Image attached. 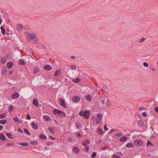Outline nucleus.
<instances>
[{
  "instance_id": "2",
  "label": "nucleus",
  "mask_w": 158,
  "mask_h": 158,
  "mask_svg": "<svg viewBox=\"0 0 158 158\" xmlns=\"http://www.w3.org/2000/svg\"><path fill=\"white\" fill-rule=\"evenodd\" d=\"M54 114H57L61 117H63L65 115V114L64 112L61 111L59 110L55 109L53 111Z\"/></svg>"
},
{
  "instance_id": "13",
  "label": "nucleus",
  "mask_w": 158,
  "mask_h": 158,
  "mask_svg": "<svg viewBox=\"0 0 158 158\" xmlns=\"http://www.w3.org/2000/svg\"><path fill=\"white\" fill-rule=\"evenodd\" d=\"M90 143V141L88 139H86L85 141L81 143L84 146H87V145Z\"/></svg>"
},
{
  "instance_id": "19",
  "label": "nucleus",
  "mask_w": 158,
  "mask_h": 158,
  "mask_svg": "<svg viewBox=\"0 0 158 158\" xmlns=\"http://www.w3.org/2000/svg\"><path fill=\"white\" fill-rule=\"evenodd\" d=\"M6 138L4 135L2 133H0V139L2 140H5Z\"/></svg>"
},
{
  "instance_id": "62",
  "label": "nucleus",
  "mask_w": 158,
  "mask_h": 158,
  "mask_svg": "<svg viewBox=\"0 0 158 158\" xmlns=\"http://www.w3.org/2000/svg\"><path fill=\"white\" fill-rule=\"evenodd\" d=\"M115 129H112L110 131V134H111L113 132L115 131Z\"/></svg>"
},
{
  "instance_id": "52",
  "label": "nucleus",
  "mask_w": 158,
  "mask_h": 158,
  "mask_svg": "<svg viewBox=\"0 0 158 158\" xmlns=\"http://www.w3.org/2000/svg\"><path fill=\"white\" fill-rule=\"evenodd\" d=\"M154 111L157 113H158V107H156L154 109Z\"/></svg>"
},
{
  "instance_id": "51",
  "label": "nucleus",
  "mask_w": 158,
  "mask_h": 158,
  "mask_svg": "<svg viewBox=\"0 0 158 158\" xmlns=\"http://www.w3.org/2000/svg\"><path fill=\"white\" fill-rule=\"evenodd\" d=\"M149 145H152V144L149 140H148L147 142V146H148Z\"/></svg>"
},
{
  "instance_id": "9",
  "label": "nucleus",
  "mask_w": 158,
  "mask_h": 158,
  "mask_svg": "<svg viewBox=\"0 0 158 158\" xmlns=\"http://www.w3.org/2000/svg\"><path fill=\"white\" fill-rule=\"evenodd\" d=\"M13 119L15 122H17L19 124H21L23 123V120L20 119L19 118L15 117Z\"/></svg>"
},
{
  "instance_id": "6",
  "label": "nucleus",
  "mask_w": 158,
  "mask_h": 158,
  "mask_svg": "<svg viewBox=\"0 0 158 158\" xmlns=\"http://www.w3.org/2000/svg\"><path fill=\"white\" fill-rule=\"evenodd\" d=\"M97 116L98 117L99 119L98 120V119H97L96 120V122L97 123H98L101 122V120L102 118V115L101 113H99L97 114Z\"/></svg>"
},
{
  "instance_id": "23",
  "label": "nucleus",
  "mask_w": 158,
  "mask_h": 158,
  "mask_svg": "<svg viewBox=\"0 0 158 158\" xmlns=\"http://www.w3.org/2000/svg\"><path fill=\"white\" fill-rule=\"evenodd\" d=\"M6 135L10 139H13L14 138V136L12 135L11 133H7Z\"/></svg>"
},
{
  "instance_id": "37",
  "label": "nucleus",
  "mask_w": 158,
  "mask_h": 158,
  "mask_svg": "<svg viewBox=\"0 0 158 158\" xmlns=\"http://www.w3.org/2000/svg\"><path fill=\"white\" fill-rule=\"evenodd\" d=\"M89 146H86L84 147V149L85 150V151L86 152H88L89 151Z\"/></svg>"
},
{
  "instance_id": "5",
  "label": "nucleus",
  "mask_w": 158,
  "mask_h": 158,
  "mask_svg": "<svg viewBox=\"0 0 158 158\" xmlns=\"http://www.w3.org/2000/svg\"><path fill=\"white\" fill-rule=\"evenodd\" d=\"M72 99L74 102H78L80 101L81 98L78 96H76L73 97Z\"/></svg>"
},
{
  "instance_id": "48",
  "label": "nucleus",
  "mask_w": 158,
  "mask_h": 158,
  "mask_svg": "<svg viewBox=\"0 0 158 158\" xmlns=\"http://www.w3.org/2000/svg\"><path fill=\"white\" fill-rule=\"evenodd\" d=\"M142 114L144 117H146L147 115V113L145 112H143Z\"/></svg>"
},
{
  "instance_id": "10",
  "label": "nucleus",
  "mask_w": 158,
  "mask_h": 158,
  "mask_svg": "<svg viewBox=\"0 0 158 158\" xmlns=\"http://www.w3.org/2000/svg\"><path fill=\"white\" fill-rule=\"evenodd\" d=\"M43 67L44 69L46 70H50L52 68L51 65L48 64L44 65Z\"/></svg>"
},
{
  "instance_id": "38",
  "label": "nucleus",
  "mask_w": 158,
  "mask_h": 158,
  "mask_svg": "<svg viewBox=\"0 0 158 158\" xmlns=\"http://www.w3.org/2000/svg\"><path fill=\"white\" fill-rule=\"evenodd\" d=\"M38 142L36 141H32L30 142V143L31 145H36L37 144Z\"/></svg>"
},
{
  "instance_id": "27",
  "label": "nucleus",
  "mask_w": 158,
  "mask_h": 158,
  "mask_svg": "<svg viewBox=\"0 0 158 158\" xmlns=\"http://www.w3.org/2000/svg\"><path fill=\"white\" fill-rule=\"evenodd\" d=\"M127 139V138L126 136H123L120 139V141L122 142H124Z\"/></svg>"
},
{
  "instance_id": "3",
  "label": "nucleus",
  "mask_w": 158,
  "mask_h": 158,
  "mask_svg": "<svg viewBox=\"0 0 158 158\" xmlns=\"http://www.w3.org/2000/svg\"><path fill=\"white\" fill-rule=\"evenodd\" d=\"M134 143L136 146H140L143 145V142L141 139H137L134 141Z\"/></svg>"
},
{
  "instance_id": "56",
  "label": "nucleus",
  "mask_w": 158,
  "mask_h": 158,
  "mask_svg": "<svg viewBox=\"0 0 158 158\" xmlns=\"http://www.w3.org/2000/svg\"><path fill=\"white\" fill-rule=\"evenodd\" d=\"M102 87H103V88H104L105 89H106L107 88V86H106V85L105 84L103 85Z\"/></svg>"
},
{
  "instance_id": "53",
  "label": "nucleus",
  "mask_w": 158,
  "mask_h": 158,
  "mask_svg": "<svg viewBox=\"0 0 158 158\" xmlns=\"http://www.w3.org/2000/svg\"><path fill=\"white\" fill-rule=\"evenodd\" d=\"M108 148V147L107 146H106L104 147H103L102 148V150H104L106 149H107Z\"/></svg>"
},
{
  "instance_id": "55",
  "label": "nucleus",
  "mask_w": 158,
  "mask_h": 158,
  "mask_svg": "<svg viewBox=\"0 0 158 158\" xmlns=\"http://www.w3.org/2000/svg\"><path fill=\"white\" fill-rule=\"evenodd\" d=\"M18 131L19 132H21L22 133H23V132L22 131V130L20 128H19L18 129Z\"/></svg>"
},
{
  "instance_id": "30",
  "label": "nucleus",
  "mask_w": 158,
  "mask_h": 158,
  "mask_svg": "<svg viewBox=\"0 0 158 158\" xmlns=\"http://www.w3.org/2000/svg\"><path fill=\"white\" fill-rule=\"evenodd\" d=\"M40 137L42 139H47L46 136L45 135L43 134L40 135Z\"/></svg>"
},
{
  "instance_id": "31",
  "label": "nucleus",
  "mask_w": 158,
  "mask_h": 158,
  "mask_svg": "<svg viewBox=\"0 0 158 158\" xmlns=\"http://www.w3.org/2000/svg\"><path fill=\"white\" fill-rule=\"evenodd\" d=\"M138 126L139 127H141L143 126V121L141 120H140L138 121Z\"/></svg>"
},
{
  "instance_id": "58",
  "label": "nucleus",
  "mask_w": 158,
  "mask_h": 158,
  "mask_svg": "<svg viewBox=\"0 0 158 158\" xmlns=\"http://www.w3.org/2000/svg\"><path fill=\"white\" fill-rule=\"evenodd\" d=\"M42 48L45 49L46 48V46L44 44H42Z\"/></svg>"
},
{
  "instance_id": "12",
  "label": "nucleus",
  "mask_w": 158,
  "mask_h": 158,
  "mask_svg": "<svg viewBox=\"0 0 158 158\" xmlns=\"http://www.w3.org/2000/svg\"><path fill=\"white\" fill-rule=\"evenodd\" d=\"M27 34L28 35V37L30 38L31 39H34L36 36L35 34V33L31 34L30 33H27Z\"/></svg>"
},
{
  "instance_id": "49",
  "label": "nucleus",
  "mask_w": 158,
  "mask_h": 158,
  "mask_svg": "<svg viewBox=\"0 0 158 158\" xmlns=\"http://www.w3.org/2000/svg\"><path fill=\"white\" fill-rule=\"evenodd\" d=\"M77 136L78 138H81V137L82 135L80 133H78L77 134Z\"/></svg>"
},
{
  "instance_id": "25",
  "label": "nucleus",
  "mask_w": 158,
  "mask_h": 158,
  "mask_svg": "<svg viewBox=\"0 0 158 158\" xmlns=\"http://www.w3.org/2000/svg\"><path fill=\"white\" fill-rule=\"evenodd\" d=\"M126 147L128 148H131L134 147L133 144L131 143H129L126 145Z\"/></svg>"
},
{
  "instance_id": "28",
  "label": "nucleus",
  "mask_w": 158,
  "mask_h": 158,
  "mask_svg": "<svg viewBox=\"0 0 158 158\" xmlns=\"http://www.w3.org/2000/svg\"><path fill=\"white\" fill-rule=\"evenodd\" d=\"M81 80L79 78H77L76 79H73V81L74 83H78L80 82Z\"/></svg>"
},
{
  "instance_id": "35",
  "label": "nucleus",
  "mask_w": 158,
  "mask_h": 158,
  "mask_svg": "<svg viewBox=\"0 0 158 158\" xmlns=\"http://www.w3.org/2000/svg\"><path fill=\"white\" fill-rule=\"evenodd\" d=\"M98 132L99 134L101 135L103 133V131L101 128H99L98 130Z\"/></svg>"
},
{
  "instance_id": "11",
  "label": "nucleus",
  "mask_w": 158,
  "mask_h": 158,
  "mask_svg": "<svg viewBox=\"0 0 158 158\" xmlns=\"http://www.w3.org/2000/svg\"><path fill=\"white\" fill-rule=\"evenodd\" d=\"M73 150L75 153H76L79 152L80 149L77 146H74L73 148Z\"/></svg>"
},
{
  "instance_id": "16",
  "label": "nucleus",
  "mask_w": 158,
  "mask_h": 158,
  "mask_svg": "<svg viewBox=\"0 0 158 158\" xmlns=\"http://www.w3.org/2000/svg\"><path fill=\"white\" fill-rule=\"evenodd\" d=\"M49 132L52 134H54L55 132L54 127H49L48 128Z\"/></svg>"
},
{
  "instance_id": "46",
  "label": "nucleus",
  "mask_w": 158,
  "mask_h": 158,
  "mask_svg": "<svg viewBox=\"0 0 158 158\" xmlns=\"http://www.w3.org/2000/svg\"><path fill=\"white\" fill-rule=\"evenodd\" d=\"M14 109L13 107L12 106H9L8 110H12Z\"/></svg>"
},
{
  "instance_id": "50",
  "label": "nucleus",
  "mask_w": 158,
  "mask_h": 158,
  "mask_svg": "<svg viewBox=\"0 0 158 158\" xmlns=\"http://www.w3.org/2000/svg\"><path fill=\"white\" fill-rule=\"evenodd\" d=\"M27 119L29 120H30L31 119V117L29 114H27Z\"/></svg>"
},
{
  "instance_id": "59",
  "label": "nucleus",
  "mask_w": 158,
  "mask_h": 158,
  "mask_svg": "<svg viewBox=\"0 0 158 158\" xmlns=\"http://www.w3.org/2000/svg\"><path fill=\"white\" fill-rule=\"evenodd\" d=\"M34 40L36 42V43L37 44L38 42V39L35 38H35H34Z\"/></svg>"
},
{
  "instance_id": "64",
  "label": "nucleus",
  "mask_w": 158,
  "mask_h": 158,
  "mask_svg": "<svg viewBox=\"0 0 158 158\" xmlns=\"http://www.w3.org/2000/svg\"><path fill=\"white\" fill-rule=\"evenodd\" d=\"M101 102H102V104H103L105 103V100H103L102 101H101Z\"/></svg>"
},
{
  "instance_id": "4",
  "label": "nucleus",
  "mask_w": 158,
  "mask_h": 158,
  "mask_svg": "<svg viewBox=\"0 0 158 158\" xmlns=\"http://www.w3.org/2000/svg\"><path fill=\"white\" fill-rule=\"evenodd\" d=\"M61 73V72L60 71V69H58L55 71L54 75L55 77H59Z\"/></svg>"
},
{
  "instance_id": "26",
  "label": "nucleus",
  "mask_w": 158,
  "mask_h": 158,
  "mask_svg": "<svg viewBox=\"0 0 158 158\" xmlns=\"http://www.w3.org/2000/svg\"><path fill=\"white\" fill-rule=\"evenodd\" d=\"M1 32L3 35H5V30L4 29V27L3 26H2L1 27Z\"/></svg>"
},
{
  "instance_id": "39",
  "label": "nucleus",
  "mask_w": 158,
  "mask_h": 158,
  "mask_svg": "<svg viewBox=\"0 0 158 158\" xmlns=\"http://www.w3.org/2000/svg\"><path fill=\"white\" fill-rule=\"evenodd\" d=\"M97 153L96 152H93L92 154L91 155V157L93 158H94L96 156Z\"/></svg>"
},
{
  "instance_id": "57",
  "label": "nucleus",
  "mask_w": 158,
  "mask_h": 158,
  "mask_svg": "<svg viewBox=\"0 0 158 158\" xmlns=\"http://www.w3.org/2000/svg\"><path fill=\"white\" fill-rule=\"evenodd\" d=\"M49 138L50 139L52 140H54L55 138V137H53L51 136H49Z\"/></svg>"
},
{
  "instance_id": "15",
  "label": "nucleus",
  "mask_w": 158,
  "mask_h": 158,
  "mask_svg": "<svg viewBox=\"0 0 158 158\" xmlns=\"http://www.w3.org/2000/svg\"><path fill=\"white\" fill-rule=\"evenodd\" d=\"M31 125L32 127L34 129H38V125L34 122H32L31 123Z\"/></svg>"
},
{
  "instance_id": "22",
  "label": "nucleus",
  "mask_w": 158,
  "mask_h": 158,
  "mask_svg": "<svg viewBox=\"0 0 158 158\" xmlns=\"http://www.w3.org/2000/svg\"><path fill=\"white\" fill-rule=\"evenodd\" d=\"M23 26L20 24H18L17 26V29L18 31H20L22 29Z\"/></svg>"
},
{
  "instance_id": "17",
  "label": "nucleus",
  "mask_w": 158,
  "mask_h": 158,
  "mask_svg": "<svg viewBox=\"0 0 158 158\" xmlns=\"http://www.w3.org/2000/svg\"><path fill=\"white\" fill-rule=\"evenodd\" d=\"M33 104L36 107L39 106V104L38 100L36 98L34 99L33 101Z\"/></svg>"
},
{
  "instance_id": "21",
  "label": "nucleus",
  "mask_w": 158,
  "mask_h": 158,
  "mask_svg": "<svg viewBox=\"0 0 158 158\" xmlns=\"http://www.w3.org/2000/svg\"><path fill=\"white\" fill-rule=\"evenodd\" d=\"M86 99L88 101H91V95L90 94L86 95L85 96Z\"/></svg>"
},
{
  "instance_id": "8",
  "label": "nucleus",
  "mask_w": 158,
  "mask_h": 158,
  "mask_svg": "<svg viewBox=\"0 0 158 158\" xmlns=\"http://www.w3.org/2000/svg\"><path fill=\"white\" fill-rule=\"evenodd\" d=\"M60 105L62 107H64L65 108L67 107V106L65 104L64 100L62 98H60Z\"/></svg>"
},
{
  "instance_id": "43",
  "label": "nucleus",
  "mask_w": 158,
  "mask_h": 158,
  "mask_svg": "<svg viewBox=\"0 0 158 158\" xmlns=\"http://www.w3.org/2000/svg\"><path fill=\"white\" fill-rule=\"evenodd\" d=\"M143 64L144 66L146 67H147L148 66V64L146 62H143Z\"/></svg>"
},
{
  "instance_id": "45",
  "label": "nucleus",
  "mask_w": 158,
  "mask_h": 158,
  "mask_svg": "<svg viewBox=\"0 0 158 158\" xmlns=\"http://www.w3.org/2000/svg\"><path fill=\"white\" fill-rule=\"evenodd\" d=\"M107 106H111V102L110 101H108L107 102Z\"/></svg>"
},
{
  "instance_id": "60",
  "label": "nucleus",
  "mask_w": 158,
  "mask_h": 158,
  "mask_svg": "<svg viewBox=\"0 0 158 158\" xmlns=\"http://www.w3.org/2000/svg\"><path fill=\"white\" fill-rule=\"evenodd\" d=\"M145 108L144 107H140L139 108V110H142L144 109Z\"/></svg>"
},
{
  "instance_id": "40",
  "label": "nucleus",
  "mask_w": 158,
  "mask_h": 158,
  "mask_svg": "<svg viewBox=\"0 0 158 158\" xmlns=\"http://www.w3.org/2000/svg\"><path fill=\"white\" fill-rule=\"evenodd\" d=\"M113 158H121V157L119 156L114 155H113Z\"/></svg>"
},
{
  "instance_id": "1",
  "label": "nucleus",
  "mask_w": 158,
  "mask_h": 158,
  "mask_svg": "<svg viewBox=\"0 0 158 158\" xmlns=\"http://www.w3.org/2000/svg\"><path fill=\"white\" fill-rule=\"evenodd\" d=\"M89 111L88 110H86L84 112L81 111L79 112V115L81 116L84 117L86 119H88L90 115L89 114Z\"/></svg>"
},
{
  "instance_id": "34",
  "label": "nucleus",
  "mask_w": 158,
  "mask_h": 158,
  "mask_svg": "<svg viewBox=\"0 0 158 158\" xmlns=\"http://www.w3.org/2000/svg\"><path fill=\"white\" fill-rule=\"evenodd\" d=\"M7 122V121L6 120H0V123L3 125H4Z\"/></svg>"
},
{
  "instance_id": "63",
  "label": "nucleus",
  "mask_w": 158,
  "mask_h": 158,
  "mask_svg": "<svg viewBox=\"0 0 158 158\" xmlns=\"http://www.w3.org/2000/svg\"><path fill=\"white\" fill-rule=\"evenodd\" d=\"M3 126L0 125V130H1L3 128Z\"/></svg>"
},
{
  "instance_id": "41",
  "label": "nucleus",
  "mask_w": 158,
  "mask_h": 158,
  "mask_svg": "<svg viewBox=\"0 0 158 158\" xmlns=\"http://www.w3.org/2000/svg\"><path fill=\"white\" fill-rule=\"evenodd\" d=\"M145 40V39L144 38H143L139 40V42L140 43H141L144 41Z\"/></svg>"
},
{
  "instance_id": "47",
  "label": "nucleus",
  "mask_w": 158,
  "mask_h": 158,
  "mask_svg": "<svg viewBox=\"0 0 158 158\" xmlns=\"http://www.w3.org/2000/svg\"><path fill=\"white\" fill-rule=\"evenodd\" d=\"M71 68L73 69H76V66L74 65H71Z\"/></svg>"
},
{
  "instance_id": "33",
  "label": "nucleus",
  "mask_w": 158,
  "mask_h": 158,
  "mask_svg": "<svg viewBox=\"0 0 158 158\" xmlns=\"http://www.w3.org/2000/svg\"><path fill=\"white\" fill-rule=\"evenodd\" d=\"M6 73H7V70H6V69H3L2 70L1 73L3 75L5 76L6 74Z\"/></svg>"
},
{
  "instance_id": "36",
  "label": "nucleus",
  "mask_w": 158,
  "mask_h": 158,
  "mask_svg": "<svg viewBox=\"0 0 158 158\" xmlns=\"http://www.w3.org/2000/svg\"><path fill=\"white\" fill-rule=\"evenodd\" d=\"M6 116L5 113L2 114L0 115V119H2L4 118Z\"/></svg>"
},
{
  "instance_id": "14",
  "label": "nucleus",
  "mask_w": 158,
  "mask_h": 158,
  "mask_svg": "<svg viewBox=\"0 0 158 158\" xmlns=\"http://www.w3.org/2000/svg\"><path fill=\"white\" fill-rule=\"evenodd\" d=\"M8 56H4L1 58V61L2 63H5L6 62V60L8 58Z\"/></svg>"
},
{
  "instance_id": "42",
  "label": "nucleus",
  "mask_w": 158,
  "mask_h": 158,
  "mask_svg": "<svg viewBox=\"0 0 158 158\" xmlns=\"http://www.w3.org/2000/svg\"><path fill=\"white\" fill-rule=\"evenodd\" d=\"M21 145L25 146H28L29 144L27 143H23L20 144Z\"/></svg>"
},
{
  "instance_id": "7",
  "label": "nucleus",
  "mask_w": 158,
  "mask_h": 158,
  "mask_svg": "<svg viewBox=\"0 0 158 158\" xmlns=\"http://www.w3.org/2000/svg\"><path fill=\"white\" fill-rule=\"evenodd\" d=\"M19 97V94L17 92H15L12 94L11 96V98L13 99H15L18 98Z\"/></svg>"
},
{
  "instance_id": "61",
  "label": "nucleus",
  "mask_w": 158,
  "mask_h": 158,
  "mask_svg": "<svg viewBox=\"0 0 158 158\" xmlns=\"http://www.w3.org/2000/svg\"><path fill=\"white\" fill-rule=\"evenodd\" d=\"M127 23V21H124V22H123L122 24H126Z\"/></svg>"
},
{
  "instance_id": "29",
  "label": "nucleus",
  "mask_w": 158,
  "mask_h": 158,
  "mask_svg": "<svg viewBox=\"0 0 158 158\" xmlns=\"http://www.w3.org/2000/svg\"><path fill=\"white\" fill-rule=\"evenodd\" d=\"M39 68L38 67H35L34 69L33 73H37L39 71Z\"/></svg>"
},
{
  "instance_id": "44",
  "label": "nucleus",
  "mask_w": 158,
  "mask_h": 158,
  "mask_svg": "<svg viewBox=\"0 0 158 158\" xmlns=\"http://www.w3.org/2000/svg\"><path fill=\"white\" fill-rule=\"evenodd\" d=\"M104 128L105 130L107 131L108 130V128L107 127L106 125V124L104 125Z\"/></svg>"
},
{
  "instance_id": "18",
  "label": "nucleus",
  "mask_w": 158,
  "mask_h": 158,
  "mask_svg": "<svg viewBox=\"0 0 158 158\" xmlns=\"http://www.w3.org/2000/svg\"><path fill=\"white\" fill-rule=\"evenodd\" d=\"M18 63L19 64L22 65H24L26 64L25 62L22 59H20Z\"/></svg>"
},
{
  "instance_id": "32",
  "label": "nucleus",
  "mask_w": 158,
  "mask_h": 158,
  "mask_svg": "<svg viewBox=\"0 0 158 158\" xmlns=\"http://www.w3.org/2000/svg\"><path fill=\"white\" fill-rule=\"evenodd\" d=\"M24 133H25L26 134H27L29 135H30L31 134L29 132L28 130V129H27L26 128H25L23 130Z\"/></svg>"
},
{
  "instance_id": "20",
  "label": "nucleus",
  "mask_w": 158,
  "mask_h": 158,
  "mask_svg": "<svg viewBox=\"0 0 158 158\" xmlns=\"http://www.w3.org/2000/svg\"><path fill=\"white\" fill-rule=\"evenodd\" d=\"M13 65V63L11 62H8L7 64V66L9 69H10Z\"/></svg>"
},
{
  "instance_id": "54",
  "label": "nucleus",
  "mask_w": 158,
  "mask_h": 158,
  "mask_svg": "<svg viewBox=\"0 0 158 158\" xmlns=\"http://www.w3.org/2000/svg\"><path fill=\"white\" fill-rule=\"evenodd\" d=\"M122 135V133L121 132H120L119 133H118L116 134L117 135H118L119 136H121Z\"/></svg>"
},
{
  "instance_id": "24",
  "label": "nucleus",
  "mask_w": 158,
  "mask_h": 158,
  "mask_svg": "<svg viewBox=\"0 0 158 158\" xmlns=\"http://www.w3.org/2000/svg\"><path fill=\"white\" fill-rule=\"evenodd\" d=\"M43 118L46 121H49L50 119V117L48 115H44Z\"/></svg>"
}]
</instances>
